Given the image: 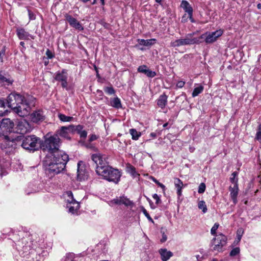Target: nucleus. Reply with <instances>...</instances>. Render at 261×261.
Masks as SVG:
<instances>
[{
	"label": "nucleus",
	"instance_id": "obj_1",
	"mask_svg": "<svg viewBox=\"0 0 261 261\" xmlns=\"http://www.w3.org/2000/svg\"><path fill=\"white\" fill-rule=\"evenodd\" d=\"M35 99L31 96L24 97L19 94L12 93L7 97L8 107L19 116H27L35 106Z\"/></svg>",
	"mask_w": 261,
	"mask_h": 261
},
{
	"label": "nucleus",
	"instance_id": "obj_2",
	"mask_svg": "<svg viewBox=\"0 0 261 261\" xmlns=\"http://www.w3.org/2000/svg\"><path fill=\"white\" fill-rule=\"evenodd\" d=\"M68 155L63 151H57L46 156L44 161L46 174L50 177L61 173L68 161Z\"/></svg>",
	"mask_w": 261,
	"mask_h": 261
},
{
	"label": "nucleus",
	"instance_id": "obj_3",
	"mask_svg": "<svg viewBox=\"0 0 261 261\" xmlns=\"http://www.w3.org/2000/svg\"><path fill=\"white\" fill-rule=\"evenodd\" d=\"M14 126L13 122L9 118L3 119L0 122V135H3L4 137L1 139L0 146L2 150L6 154H11L15 152L18 144L19 137L15 139L10 140L5 135V133L10 132Z\"/></svg>",
	"mask_w": 261,
	"mask_h": 261
},
{
	"label": "nucleus",
	"instance_id": "obj_4",
	"mask_svg": "<svg viewBox=\"0 0 261 261\" xmlns=\"http://www.w3.org/2000/svg\"><path fill=\"white\" fill-rule=\"evenodd\" d=\"M194 33L187 34L185 37L179 39L171 41V46L173 47H179L181 46L193 45L199 44L203 41L206 43L212 42V33L206 32L202 34L199 37H195Z\"/></svg>",
	"mask_w": 261,
	"mask_h": 261
},
{
	"label": "nucleus",
	"instance_id": "obj_5",
	"mask_svg": "<svg viewBox=\"0 0 261 261\" xmlns=\"http://www.w3.org/2000/svg\"><path fill=\"white\" fill-rule=\"evenodd\" d=\"M60 144V139L57 134L53 136H49L47 134L44 137V141L41 140V148L44 151H48L50 154H54L57 151H61L59 150Z\"/></svg>",
	"mask_w": 261,
	"mask_h": 261
},
{
	"label": "nucleus",
	"instance_id": "obj_6",
	"mask_svg": "<svg viewBox=\"0 0 261 261\" xmlns=\"http://www.w3.org/2000/svg\"><path fill=\"white\" fill-rule=\"evenodd\" d=\"M97 174L109 181L117 184L120 179L121 174L117 169L108 165L104 168H99Z\"/></svg>",
	"mask_w": 261,
	"mask_h": 261
},
{
	"label": "nucleus",
	"instance_id": "obj_7",
	"mask_svg": "<svg viewBox=\"0 0 261 261\" xmlns=\"http://www.w3.org/2000/svg\"><path fill=\"white\" fill-rule=\"evenodd\" d=\"M21 146L30 151H34L41 148V139L35 135L24 137Z\"/></svg>",
	"mask_w": 261,
	"mask_h": 261
},
{
	"label": "nucleus",
	"instance_id": "obj_8",
	"mask_svg": "<svg viewBox=\"0 0 261 261\" xmlns=\"http://www.w3.org/2000/svg\"><path fill=\"white\" fill-rule=\"evenodd\" d=\"M91 159L96 164V172L98 173L99 168H104L107 166L108 162L107 161V156L105 154L100 153H96L91 155Z\"/></svg>",
	"mask_w": 261,
	"mask_h": 261
},
{
	"label": "nucleus",
	"instance_id": "obj_9",
	"mask_svg": "<svg viewBox=\"0 0 261 261\" xmlns=\"http://www.w3.org/2000/svg\"><path fill=\"white\" fill-rule=\"evenodd\" d=\"M213 250L221 252L226 244L227 238L221 233L213 234Z\"/></svg>",
	"mask_w": 261,
	"mask_h": 261
},
{
	"label": "nucleus",
	"instance_id": "obj_10",
	"mask_svg": "<svg viewBox=\"0 0 261 261\" xmlns=\"http://www.w3.org/2000/svg\"><path fill=\"white\" fill-rule=\"evenodd\" d=\"M55 79L57 81L60 82L61 85L63 88H67V72L66 69H63L61 72L58 71L56 73L55 76Z\"/></svg>",
	"mask_w": 261,
	"mask_h": 261
},
{
	"label": "nucleus",
	"instance_id": "obj_11",
	"mask_svg": "<svg viewBox=\"0 0 261 261\" xmlns=\"http://www.w3.org/2000/svg\"><path fill=\"white\" fill-rule=\"evenodd\" d=\"M17 131L20 134H23L30 132L32 129L30 123L24 119H21L18 121L17 125Z\"/></svg>",
	"mask_w": 261,
	"mask_h": 261
},
{
	"label": "nucleus",
	"instance_id": "obj_12",
	"mask_svg": "<svg viewBox=\"0 0 261 261\" xmlns=\"http://www.w3.org/2000/svg\"><path fill=\"white\" fill-rule=\"evenodd\" d=\"M65 18L71 27L79 31L83 30L84 28L82 24L75 18L72 17V16L66 14L65 15Z\"/></svg>",
	"mask_w": 261,
	"mask_h": 261
},
{
	"label": "nucleus",
	"instance_id": "obj_13",
	"mask_svg": "<svg viewBox=\"0 0 261 261\" xmlns=\"http://www.w3.org/2000/svg\"><path fill=\"white\" fill-rule=\"evenodd\" d=\"M74 128V126L73 125H70L69 126H62L57 133L61 137L70 139V137L69 136L68 132H73Z\"/></svg>",
	"mask_w": 261,
	"mask_h": 261
},
{
	"label": "nucleus",
	"instance_id": "obj_14",
	"mask_svg": "<svg viewBox=\"0 0 261 261\" xmlns=\"http://www.w3.org/2000/svg\"><path fill=\"white\" fill-rule=\"evenodd\" d=\"M31 119L32 121L37 123L43 121L45 119V116L42 111L38 110L31 115Z\"/></svg>",
	"mask_w": 261,
	"mask_h": 261
},
{
	"label": "nucleus",
	"instance_id": "obj_15",
	"mask_svg": "<svg viewBox=\"0 0 261 261\" xmlns=\"http://www.w3.org/2000/svg\"><path fill=\"white\" fill-rule=\"evenodd\" d=\"M111 202L118 205L124 204L126 206H130L133 204V202L124 196L117 197L113 199Z\"/></svg>",
	"mask_w": 261,
	"mask_h": 261
},
{
	"label": "nucleus",
	"instance_id": "obj_16",
	"mask_svg": "<svg viewBox=\"0 0 261 261\" xmlns=\"http://www.w3.org/2000/svg\"><path fill=\"white\" fill-rule=\"evenodd\" d=\"M138 71L144 73L149 77H153L156 75V73L154 71L149 70L147 66L144 65L140 66L138 68Z\"/></svg>",
	"mask_w": 261,
	"mask_h": 261
},
{
	"label": "nucleus",
	"instance_id": "obj_17",
	"mask_svg": "<svg viewBox=\"0 0 261 261\" xmlns=\"http://www.w3.org/2000/svg\"><path fill=\"white\" fill-rule=\"evenodd\" d=\"M21 243L22 245V254H24V255H25L30 253L31 252L30 251L34 248L33 245H31V241L29 242H27L26 240H22Z\"/></svg>",
	"mask_w": 261,
	"mask_h": 261
},
{
	"label": "nucleus",
	"instance_id": "obj_18",
	"mask_svg": "<svg viewBox=\"0 0 261 261\" xmlns=\"http://www.w3.org/2000/svg\"><path fill=\"white\" fill-rule=\"evenodd\" d=\"M230 195L231 199L234 204L237 202V196L239 192L238 186H230L229 187Z\"/></svg>",
	"mask_w": 261,
	"mask_h": 261
},
{
	"label": "nucleus",
	"instance_id": "obj_19",
	"mask_svg": "<svg viewBox=\"0 0 261 261\" xmlns=\"http://www.w3.org/2000/svg\"><path fill=\"white\" fill-rule=\"evenodd\" d=\"M162 261H167L171 257L173 256V253L167 249L162 248L159 251Z\"/></svg>",
	"mask_w": 261,
	"mask_h": 261
},
{
	"label": "nucleus",
	"instance_id": "obj_20",
	"mask_svg": "<svg viewBox=\"0 0 261 261\" xmlns=\"http://www.w3.org/2000/svg\"><path fill=\"white\" fill-rule=\"evenodd\" d=\"M80 162H79L77 164V178L80 180H85L87 178L88 174L85 171V169L84 167H80Z\"/></svg>",
	"mask_w": 261,
	"mask_h": 261
},
{
	"label": "nucleus",
	"instance_id": "obj_21",
	"mask_svg": "<svg viewBox=\"0 0 261 261\" xmlns=\"http://www.w3.org/2000/svg\"><path fill=\"white\" fill-rule=\"evenodd\" d=\"M16 32L19 39L21 40H28L31 36L30 34L23 28L17 29Z\"/></svg>",
	"mask_w": 261,
	"mask_h": 261
},
{
	"label": "nucleus",
	"instance_id": "obj_22",
	"mask_svg": "<svg viewBox=\"0 0 261 261\" xmlns=\"http://www.w3.org/2000/svg\"><path fill=\"white\" fill-rule=\"evenodd\" d=\"M175 187L177 189V194L178 197L181 196L182 193V189L184 187L182 181L178 178H175L174 180Z\"/></svg>",
	"mask_w": 261,
	"mask_h": 261
},
{
	"label": "nucleus",
	"instance_id": "obj_23",
	"mask_svg": "<svg viewBox=\"0 0 261 261\" xmlns=\"http://www.w3.org/2000/svg\"><path fill=\"white\" fill-rule=\"evenodd\" d=\"M167 99L168 96L166 94L161 95L156 100L157 105L161 109L164 108L167 105Z\"/></svg>",
	"mask_w": 261,
	"mask_h": 261
},
{
	"label": "nucleus",
	"instance_id": "obj_24",
	"mask_svg": "<svg viewBox=\"0 0 261 261\" xmlns=\"http://www.w3.org/2000/svg\"><path fill=\"white\" fill-rule=\"evenodd\" d=\"M180 7L188 13V15L193 14V8L187 1H182Z\"/></svg>",
	"mask_w": 261,
	"mask_h": 261
},
{
	"label": "nucleus",
	"instance_id": "obj_25",
	"mask_svg": "<svg viewBox=\"0 0 261 261\" xmlns=\"http://www.w3.org/2000/svg\"><path fill=\"white\" fill-rule=\"evenodd\" d=\"M156 40L155 39L152 38L150 39H138V42L139 44L141 45H143L145 46H149L154 44L156 43Z\"/></svg>",
	"mask_w": 261,
	"mask_h": 261
},
{
	"label": "nucleus",
	"instance_id": "obj_26",
	"mask_svg": "<svg viewBox=\"0 0 261 261\" xmlns=\"http://www.w3.org/2000/svg\"><path fill=\"white\" fill-rule=\"evenodd\" d=\"M66 201L68 203V205L72 204L74 202H77L73 198V194L70 191H67L64 194Z\"/></svg>",
	"mask_w": 261,
	"mask_h": 261
},
{
	"label": "nucleus",
	"instance_id": "obj_27",
	"mask_svg": "<svg viewBox=\"0 0 261 261\" xmlns=\"http://www.w3.org/2000/svg\"><path fill=\"white\" fill-rule=\"evenodd\" d=\"M110 105L116 109H120L122 108V105L120 98L116 97L110 99Z\"/></svg>",
	"mask_w": 261,
	"mask_h": 261
},
{
	"label": "nucleus",
	"instance_id": "obj_28",
	"mask_svg": "<svg viewBox=\"0 0 261 261\" xmlns=\"http://www.w3.org/2000/svg\"><path fill=\"white\" fill-rule=\"evenodd\" d=\"M67 207L68 208V212L70 213L76 214L80 208V204L79 202H74L73 204L67 205Z\"/></svg>",
	"mask_w": 261,
	"mask_h": 261
},
{
	"label": "nucleus",
	"instance_id": "obj_29",
	"mask_svg": "<svg viewBox=\"0 0 261 261\" xmlns=\"http://www.w3.org/2000/svg\"><path fill=\"white\" fill-rule=\"evenodd\" d=\"M7 112L6 103L3 99H0V116H4Z\"/></svg>",
	"mask_w": 261,
	"mask_h": 261
},
{
	"label": "nucleus",
	"instance_id": "obj_30",
	"mask_svg": "<svg viewBox=\"0 0 261 261\" xmlns=\"http://www.w3.org/2000/svg\"><path fill=\"white\" fill-rule=\"evenodd\" d=\"M127 171L131 174V175L135 178L140 175L136 172L135 168L132 165L128 164L127 166Z\"/></svg>",
	"mask_w": 261,
	"mask_h": 261
},
{
	"label": "nucleus",
	"instance_id": "obj_31",
	"mask_svg": "<svg viewBox=\"0 0 261 261\" xmlns=\"http://www.w3.org/2000/svg\"><path fill=\"white\" fill-rule=\"evenodd\" d=\"M129 133L132 136L133 140H137L141 136V133L137 132L136 129L131 128L129 129Z\"/></svg>",
	"mask_w": 261,
	"mask_h": 261
},
{
	"label": "nucleus",
	"instance_id": "obj_32",
	"mask_svg": "<svg viewBox=\"0 0 261 261\" xmlns=\"http://www.w3.org/2000/svg\"><path fill=\"white\" fill-rule=\"evenodd\" d=\"M238 176V172H233L230 177V181L232 184V186H238V178L237 177Z\"/></svg>",
	"mask_w": 261,
	"mask_h": 261
},
{
	"label": "nucleus",
	"instance_id": "obj_33",
	"mask_svg": "<svg viewBox=\"0 0 261 261\" xmlns=\"http://www.w3.org/2000/svg\"><path fill=\"white\" fill-rule=\"evenodd\" d=\"M58 118L62 122H70L73 119V117L67 116L61 113L58 114Z\"/></svg>",
	"mask_w": 261,
	"mask_h": 261
},
{
	"label": "nucleus",
	"instance_id": "obj_34",
	"mask_svg": "<svg viewBox=\"0 0 261 261\" xmlns=\"http://www.w3.org/2000/svg\"><path fill=\"white\" fill-rule=\"evenodd\" d=\"M61 261H75L74 254L72 253H68L62 258Z\"/></svg>",
	"mask_w": 261,
	"mask_h": 261
},
{
	"label": "nucleus",
	"instance_id": "obj_35",
	"mask_svg": "<svg viewBox=\"0 0 261 261\" xmlns=\"http://www.w3.org/2000/svg\"><path fill=\"white\" fill-rule=\"evenodd\" d=\"M203 90V87L202 86H198L195 87L192 93V96H197L199 94L201 93Z\"/></svg>",
	"mask_w": 261,
	"mask_h": 261
},
{
	"label": "nucleus",
	"instance_id": "obj_36",
	"mask_svg": "<svg viewBox=\"0 0 261 261\" xmlns=\"http://www.w3.org/2000/svg\"><path fill=\"white\" fill-rule=\"evenodd\" d=\"M198 208L202 210L203 213H205L207 211V207L204 201H200L198 204Z\"/></svg>",
	"mask_w": 261,
	"mask_h": 261
},
{
	"label": "nucleus",
	"instance_id": "obj_37",
	"mask_svg": "<svg viewBox=\"0 0 261 261\" xmlns=\"http://www.w3.org/2000/svg\"><path fill=\"white\" fill-rule=\"evenodd\" d=\"M223 33V30L219 29L213 32V41H214L217 38L221 36Z\"/></svg>",
	"mask_w": 261,
	"mask_h": 261
},
{
	"label": "nucleus",
	"instance_id": "obj_38",
	"mask_svg": "<svg viewBox=\"0 0 261 261\" xmlns=\"http://www.w3.org/2000/svg\"><path fill=\"white\" fill-rule=\"evenodd\" d=\"M150 178L156 184H157L160 187H161L163 191L166 189L165 186L162 183L160 182L156 178L153 176H151Z\"/></svg>",
	"mask_w": 261,
	"mask_h": 261
},
{
	"label": "nucleus",
	"instance_id": "obj_39",
	"mask_svg": "<svg viewBox=\"0 0 261 261\" xmlns=\"http://www.w3.org/2000/svg\"><path fill=\"white\" fill-rule=\"evenodd\" d=\"M255 139L261 142V124L258 125V129L256 134Z\"/></svg>",
	"mask_w": 261,
	"mask_h": 261
},
{
	"label": "nucleus",
	"instance_id": "obj_40",
	"mask_svg": "<svg viewBox=\"0 0 261 261\" xmlns=\"http://www.w3.org/2000/svg\"><path fill=\"white\" fill-rule=\"evenodd\" d=\"M244 233V230L242 228H239L237 232V237L238 241H240L242 238V237Z\"/></svg>",
	"mask_w": 261,
	"mask_h": 261
},
{
	"label": "nucleus",
	"instance_id": "obj_41",
	"mask_svg": "<svg viewBox=\"0 0 261 261\" xmlns=\"http://www.w3.org/2000/svg\"><path fill=\"white\" fill-rule=\"evenodd\" d=\"M205 184L203 182L201 183L198 187V192L199 194L203 193L205 190Z\"/></svg>",
	"mask_w": 261,
	"mask_h": 261
},
{
	"label": "nucleus",
	"instance_id": "obj_42",
	"mask_svg": "<svg viewBox=\"0 0 261 261\" xmlns=\"http://www.w3.org/2000/svg\"><path fill=\"white\" fill-rule=\"evenodd\" d=\"M240 252V248L239 247H236L233 248L231 252H230V255L231 256H234L238 255Z\"/></svg>",
	"mask_w": 261,
	"mask_h": 261
},
{
	"label": "nucleus",
	"instance_id": "obj_43",
	"mask_svg": "<svg viewBox=\"0 0 261 261\" xmlns=\"http://www.w3.org/2000/svg\"><path fill=\"white\" fill-rule=\"evenodd\" d=\"M105 91L110 95H112L115 93V90L112 87H107L105 88Z\"/></svg>",
	"mask_w": 261,
	"mask_h": 261
},
{
	"label": "nucleus",
	"instance_id": "obj_44",
	"mask_svg": "<svg viewBox=\"0 0 261 261\" xmlns=\"http://www.w3.org/2000/svg\"><path fill=\"white\" fill-rule=\"evenodd\" d=\"M152 197L155 200V204H158L161 203L160 197L157 194H154L152 195Z\"/></svg>",
	"mask_w": 261,
	"mask_h": 261
},
{
	"label": "nucleus",
	"instance_id": "obj_45",
	"mask_svg": "<svg viewBox=\"0 0 261 261\" xmlns=\"http://www.w3.org/2000/svg\"><path fill=\"white\" fill-rule=\"evenodd\" d=\"M142 212H143V214H144V215L147 218V219L149 221L153 222L152 219L151 218V217L150 216V215H149V214L147 213V211L145 208L143 209Z\"/></svg>",
	"mask_w": 261,
	"mask_h": 261
},
{
	"label": "nucleus",
	"instance_id": "obj_46",
	"mask_svg": "<svg viewBox=\"0 0 261 261\" xmlns=\"http://www.w3.org/2000/svg\"><path fill=\"white\" fill-rule=\"evenodd\" d=\"M83 127L82 125H78L76 126H74L73 131H76L77 134L79 133V132H81L83 130Z\"/></svg>",
	"mask_w": 261,
	"mask_h": 261
},
{
	"label": "nucleus",
	"instance_id": "obj_47",
	"mask_svg": "<svg viewBox=\"0 0 261 261\" xmlns=\"http://www.w3.org/2000/svg\"><path fill=\"white\" fill-rule=\"evenodd\" d=\"M0 82L2 83H4L5 82H8L9 84H11L9 81L5 77L2 75H0Z\"/></svg>",
	"mask_w": 261,
	"mask_h": 261
},
{
	"label": "nucleus",
	"instance_id": "obj_48",
	"mask_svg": "<svg viewBox=\"0 0 261 261\" xmlns=\"http://www.w3.org/2000/svg\"><path fill=\"white\" fill-rule=\"evenodd\" d=\"M161 232L162 233V238L161 239V242L162 243H164L167 241V235L165 234V233L164 232H163L162 230H161Z\"/></svg>",
	"mask_w": 261,
	"mask_h": 261
},
{
	"label": "nucleus",
	"instance_id": "obj_49",
	"mask_svg": "<svg viewBox=\"0 0 261 261\" xmlns=\"http://www.w3.org/2000/svg\"><path fill=\"white\" fill-rule=\"evenodd\" d=\"M46 55L48 59H52L54 57L53 53L48 49L46 51Z\"/></svg>",
	"mask_w": 261,
	"mask_h": 261
},
{
	"label": "nucleus",
	"instance_id": "obj_50",
	"mask_svg": "<svg viewBox=\"0 0 261 261\" xmlns=\"http://www.w3.org/2000/svg\"><path fill=\"white\" fill-rule=\"evenodd\" d=\"M78 134L80 135V136L81 138H86L87 135V132L85 130H82L81 132H79V133H78Z\"/></svg>",
	"mask_w": 261,
	"mask_h": 261
},
{
	"label": "nucleus",
	"instance_id": "obj_51",
	"mask_svg": "<svg viewBox=\"0 0 261 261\" xmlns=\"http://www.w3.org/2000/svg\"><path fill=\"white\" fill-rule=\"evenodd\" d=\"M29 18L31 20H34L35 19V15L30 10L28 11Z\"/></svg>",
	"mask_w": 261,
	"mask_h": 261
},
{
	"label": "nucleus",
	"instance_id": "obj_52",
	"mask_svg": "<svg viewBox=\"0 0 261 261\" xmlns=\"http://www.w3.org/2000/svg\"><path fill=\"white\" fill-rule=\"evenodd\" d=\"M97 138V137H96V136L95 135H92L90 136V137L89 138V141L90 142H92V141L96 140Z\"/></svg>",
	"mask_w": 261,
	"mask_h": 261
},
{
	"label": "nucleus",
	"instance_id": "obj_53",
	"mask_svg": "<svg viewBox=\"0 0 261 261\" xmlns=\"http://www.w3.org/2000/svg\"><path fill=\"white\" fill-rule=\"evenodd\" d=\"M185 85V82L183 81H179L177 83V86L179 88H182Z\"/></svg>",
	"mask_w": 261,
	"mask_h": 261
},
{
	"label": "nucleus",
	"instance_id": "obj_54",
	"mask_svg": "<svg viewBox=\"0 0 261 261\" xmlns=\"http://www.w3.org/2000/svg\"><path fill=\"white\" fill-rule=\"evenodd\" d=\"M188 16H187V14H185L182 17V18H181V22H186L187 21V19H188Z\"/></svg>",
	"mask_w": 261,
	"mask_h": 261
},
{
	"label": "nucleus",
	"instance_id": "obj_55",
	"mask_svg": "<svg viewBox=\"0 0 261 261\" xmlns=\"http://www.w3.org/2000/svg\"><path fill=\"white\" fill-rule=\"evenodd\" d=\"M219 224L218 223H215L214 225H213V234H217L215 231L218 228Z\"/></svg>",
	"mask_w": 261,
	"mask_h": 261
},
{
	"label": "nucleus",
	"instance_id": "obj_56",
	"mask_svg": "<svg viewBox=\"0 0 261 261\" xmlns=\"http://www.w3.org/2000/svg\"><path fill=\"white\" fill-rule=\"evenodd\" d=\"M196 257L197 260L201 261L202 259H204V256H200V255H196Z\"/></svg>",
	"mask_w": 261,
	"mask_h": 261
},
{
	"label": "nucleus",
	"instance_id": "obj_57",
	"mask_svg": "<svg viewBox=\"0 0 261 261\" xmlns=\"http://www.w3.org/2000/svg\"><path fill=\"white\" fill-rule=\"evenodd\" d=\"M192 16H193V14H191V15H188V17L189 18L191 22H194L195 21H194V19L193 18Z\"/></svg>",
	"mask_w": 261,
	"mask_h": 261
},
{
	"label": "nucleus",
	"instance_id": "obj_58",
	"mask_svg": "<svg viewBox=\"0 0 261 261\" xmlns=\"http://www.w3.org/2000/svg\"><path fill=\"white\" fill-rule=\"evenodd\" d=\"M5 54V50H3L1 51H0V59H2L3 57L4 56Z\"/></svg>",
	"mask_w": 261,
	"mask_h": 261
},
{
	"label": "nucleus",
	"instance_id": "obj_59",
	"mask_svg": "<svg viewBox=\"0 0 261 261\" xmlns=\"http://www.w3.org/2000/svg\"><path fill=\"white\" fill-rule=\"evenodd\" d=\"M149 203H150V206H151V208L154 209L155 208V206H154L153 205V203L150 200L149 201Z\"/></svg>",
	"mask_w": 261,
	"mask_h": 261
},
{
	"label": "nucleus",
	"instance_id": "obj_60",
	"mask_svg": "<svg viewBox=\"0 0 261 261\" xmlns=\"http://www.w3.org/2000/svg\"><path fill=\"white\" fill-rule=\"evenodd\" d=\"M150 136L153 138H155L156 137V135L155 133H151L150 134Z\"/></svg>",
	"mask_w": 261,
	"mask_h": 261
},
{
	"label": "nucleus",
	"instance_id": "obj_61",
	"mask_svg": "<svg viewBox=\"0 0 261 261\" xmlns=\"http://www.w3.org/2000/svg\"><path fill=\"white\" fill-rule=\"evenodd\" d=\"M257 7L258 9H261V4H258L257 5Z\"/></svg>",
	"mask_w": 261,
	"mask_h": 261
},
{
	"label": "nucleus",
	"instance_id": "obj_62",
	"mask_svg": "<svg viewBox=\"0 0 261 261\" xmlns=\"http://www.w3.org/2000/svg\"><path fill=\"white\" fill-rule=\"evenodd\" d=\"M168 125V123H166L163 125L164 127H166Z\"/></svg>",
	"mask_w": 261,
	"mask_h": 261
},
{
	"label": "nucleus",
	"instance_id": "obj_63",
	"mask_svg": "<svg viewBox=\"0 0 261 261\" xmlns=\"http://www.w3.org/2000/svg\"><path fill=\"white\" fill-rule=\"evenodd\" d=\"M100 1L101 3V5H105V0H100Z\"/></svg>",
	"mask_w": 261,
	"mask_h": 261
},
{
	"label": "nucleus",
	"instance_id": "obj_64",
	"mask_svg": "<svg viewBox=\"0 0 261 261\" xmlns=\"http://www.w3.org/2000/svg\"><path fill=\"white\" fill-rule=\"evenodd\" d=\"M20 44L21 46H24V43L23 42H20Z\"/></svg>",
	"mask_w": 261,
	"mask_h": 261
}]
</instances>
